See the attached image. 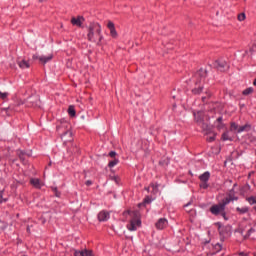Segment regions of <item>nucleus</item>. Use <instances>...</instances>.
I'll return each mask as SVG.
<instances>
[{"label": "nucleus", "mask_w": 256, "mask_h": 256, "mask_svg": "<svg viewBox=\"0 0 256 256\" xmlns=\"http://www.w3.org/2000/svg\"><path fill=\"white\" fill-rule=\"evenodd\" d=\"M237 19L240 22L245 21V19H247V16L245 15V12H242V13L238 14Z\"/></svg>", "instance_id": "obj_27"}, {"label": "nucleus", "mask_w": 256, "mask_h": 256, "mask_svg": "<svg viewBox=\"0 0 256 256\" xmlns=\"http://www.w3.org/2000/svg\"><path fill=\"white\" fill-rule=\"evenodd\" d=\"M57 133H59L62 141L65 143H71L73 141V133H71V124L67 121H61L60 125L56 127Z\"/></svg>", "instance_id": "obj_2"}, {"label": "nucleus", "mask_w": 256, "mask_h": 256, "mask_svg": "<svg viewBox=\"0 0 256 256\" xmlns=\"http://www.w3.org/2000/svg\"><path fill=\"white\" fill-rule=\"evenodd\" d=\"M195 121L200 125L203 121V112L194 113Z\"/></svg>", "instance_id": "obj_19"}, {"label": "nucleus", "mask_w": 256, "mask_h": 256, "mask_svg": "<svg viewBox=\"0 0 256 256\" xmlns=\"http://www.w3.org/2000/svg\"><path fill=\"white\" fill-rule=\"evenodd\" d=\"M110 214L106 210H102L98 213V221H109Z\"/></svg>", "instance_id": "obj_11"}, {"label": "nucleus", "mask_w": 256, "mask_h": 256, "mask_svg": "<svg viewBox=\"0 0 256 256\" xmlns=\"http://www.w3.org/2000/svg\"><path fill=\"white\" fill-rule=\"evenodd\" d=\"M240 255H241V256H247V254H245V253H243V252H241Z\"/></svg>", "instance_id": "obj_49"}, {"label": "nucleus", "mask_w": 256, "mask_h": 256, "mask_svg": "<svg viewBox=\"0 0 256 256\" xmlns=\"http://www.w3.org/2000/svg\"><path fill=\"white\" fill-rule=\"evenodd\" d=\"M74 256H93V250H76Z\"/></svg>", "instance_id": "obj_12"}, {"label": "nucleus", "mask_w": 256, "mask_h": 256, "mask_svg": "<svg viewBox=\"0 0 256 256\" xmlns=\"http://www.w3.org/2000/svg\"><path fill=\"white\" fill-rule=\"evenodd\" d=\"M68 115H70V117H75L77 115V112L75 111V106H69Z\"/></svg>", "instance_id": "obj_22"}, {"label": "nucleus", "mask_w": 256, "mask_h": 256, "mask_svg": "<svg viewBox=\"0 0 256 256\" xmlns=\"http://www.w3.org/2000/svg\"><path fill=\"white\" fill-rule=\"evenodd\" d=\"M30 185H32L35 189H41L43 183L39 178H32L30 179Z\"/></svg>", "instance_id": "obj_14"}, {"label": "nucleus", "mask_w": 256, "mask_h": 256, "mask_svg": "<svg viewBox=\"0 0 256 256\" xmlns=\"http://www.w3.org/2000/svg\"><path fill=\"white\" fill-rule=\"evenodd\" d=\"M18 185H25V180H17Z\"/></svg>", "instance_id": "obj_42"}, {"label": "nucleus", "mask_w": 256, "mask_h": 256, "mask_svg": "<svg viewBox=\"0 0 256 256\" xmlns=\"http://www.w3.org/2000/svg\"><path fill=\"white\" fill-rule=\"evenodd\" d=\"M1 111H9V108H2Z\"/></svg>", "instance_id": "obj_48"}, {"label": "nucleus", "mask_w": 256, "mask_h": 256, "mask_svg": "<svg viewBox=\"0 0 256 256\" xmlns=\"http://www.w3.org/2000/svg\"><path fill=\"white\" fill-rule=\"evenodd\" d=\"M118 163H119V159L114 158V160H112L108 163V167H110V168L115 167V165H117Z\"/></svg>", "instance_id": "obj_28"}, {"label": "nucleus", "mask_w": 256, "mask_h": 256, "mask_svg": "<svg viewBox=\"0 0 256 256\" xmlns=\"http://www.w3.org/2000/svg\"><path fill=\"white\" fill-rule=\"evenodd\" d=\"M27 233H31V228L27 226Z\"/></svg>", "instance_id": "obj_47"}, {"label": "nucleus", "mask_w": 256, "mask_h": 256, "mask_svg": "<svg viewBox=\"0 0 256 256\" xmlns=\"http://www.w3.org/2000/svg\"><path fill=\"white\" fill-rule=\"evenodd\" d=\"M167 225H169V222L165 218H160L155 224L156 229H159V230H163L167 228Z\"/></svg>", "instance_id": "obj_10"}, {"label": "nucleus", "mask_w": 256, "mask_h": 256, "mask_svg": "<svg viewBox=\"0 0 256 256\" xmlns=\"http://www.w3.org/2000/svg\"><path fill=\"white\" fill-rule=\"evenodd\" d=\"M51 59H53V54H50L48 56H40L39 57V61L43 65H45L46 63H49V61H51Z\"/></svg>", "instance_id": "obj_17"}, {"label": "nucleus", "mask_w": 256, "mask_h": 256, "mask_svg": "<svg viewBox=\"0 0 256 256\" xmlns=\"http://www.w3.org/2000/svg\"><path fill=\"white\" fill-rule=\"evenodd\" d=\"M206 96L202 97V101L203 103H205V101L209 98H211V92H209V90H206Z\"/></svg>", "instance_id": "obj_34"}, {"label": "nucleus", "mask_w": 256, "mask_h": 256, "mask_svg": "<svg viewBox=\"0 0 256 256\" xmlns=\"http://www.w3.org/2000/svg\"><path fill=\"white\" fill-rule=\"evenodd\" d=\"M230 131H234L235 133H243V132L248 133V131H251V124L246 123L243 126H238L237 123L231 122Z\"/></svg>", "instance_id": "obj_6"}, {"label": "nucleus", "mask_w": 256, "mask_h": 256, "mask_svg": "<svg viewBox=\"0 0 256 256\" xmlns=\"http://www.w3.org/2000/svg\"><path fill=\"white\" fill-rule=\"evenodd\" d=\"M253 91H254L253 87L246 88L245 90H243L242 95L244 96L251 95Z\"/></svg>", "instance_id": "obj_25"}, {"label": "nucleus", "mask_w": 256, "mask_h": 256, "mask_svg": "<svg viewBox=\"0 0 256 256\" xmlns=\"http://www.w3.org/2000/svg\"><path fill=\"white\" fill-rule=\"evenodd\" d=\"M193 204V200H190L186 205H184L185 208L189 207V205Z\"/></svg>", "instance_id": "obj_43"}, {"label": "nucleus", "mask_w": 256, "mask_h": 256, "mask_svg": "<svg viewBox=\"0 0 256 256\" xmlns=\"http://www.w3.org/2000/svg\"><path fill=\"white\" fill-rule=\"evenodd\" d=\"M17 64H18V67H20V69H29V67H31V65L29 64V61L25 59L17 60Z\"/></svg>", "instance_id": "obj_15"}, {"label": "nucleus", "mask_w": 256, "mask_h": 256, "mask_svg": "<svg viewBox=\"0 0 256 256\" xmlns=\"http://www.w3.org/2000/svg\"><path fill=\"white\" fill-rule=\"evenodd\" d=\"M70 23H72L74 27H83V23H85V17L83 16L72 17L70 20Z\"/></svg>", "instance_id": "obj_8"}, {"label": "nucleus", "mask_w": 256, "mask_h": 256, "mask_svg": "<svg viewBox=\"0 0 256 256\" xmlns=\"http://www.w3.org/2000/svg\"><path fill=\"white\" fill-rule=\"evenodd\" d=\"M17 155L20 159V161H22V163L25 162V152H23L22 150H17Z\"/></svg>", "instance_id": "obj_24"}, {"label": "nucleus", "mask_w": 256, "mask_h": 256, "mask_svg": "<svg viewBox=\"0 0 256 256\" xmlns=\"http://www.w3.org/2000/svg\"><path fill=\"white\" fill-rule=\"evenodd\" d=\"M237 213H239L240 215H245V213H249V207L245 206L242 208H236Z\"/></svg>", "instance_id": "obj_21"}, {"label": "nucleus", "mask_w": 256, "mask_h": 256, "mask_svg": "<svg viewBox=\"0 0 256 256\" xmlns=\"http://www.w3.org/2000/svg\"><path fill=\"white\" fill-rule=\"evenodd\" d=\"M117 155V152H115V151H111L110 153H109V157H115Z\"/></svg>", "instance_id": "obj_40"}, {"label": "nucleus", "mask_w": 256, "mask_h": 256, "mask_svg": "<svg viewBox=\"0 0 256 256\" xmlns=\"http://www.w3.org/2000/svg\"><path fill=\"white\" fill-rule=\"evenodd\" d=\"M87 39L91 43H101L103 41V35H101V24L92 22L88 26Z\"/></svg>", "instance_id": "obj_1"}, {"label": "nucleus", "mask_w": 256, "mask_h": 256, "mask_svg": "<svg viewBox=\"0 0 256 256\" xmlns=\"http://www.w3.org/2000/svg\"><path fill=\"white\" fill-rule=\"evenodd\" d=\"M199 125L201 126V128L203 129V131L206 135H211V133H212L211 126H209L207 123H205L203 121Z\"/></svg>", "instance_id": "obj_16"}, {"label": "nucleus", "mask_w": 256, "mask_h": 256, "mask_svg": "<svg viewBox=\"0 0 256 256\" xmlns=\"http://www.w3.org/2000/svg\"><path fill=\"white\" fill-rule=\"evenodd\" d=\"M53 193L55 194V197H61V192L57 189V187L52 186L51 187Z\"/></svg>", "instance_id": "obj_29"}, {"label": "nucleus", "mask_w": 256, "mask_h": 256, "mask_svg": "<svg viewBox=\"0 0 256 256\" xmlns=\"http://www.w3.org/2000/svg\"><path fill=\"white\" fill-rule=\"evenodd\" d=\"M222 141H233L231 137H229V132H224L222 134Z\"/></svg>", "instance_id": "obj_26"}, {"label": "nucleus", "mask_w": 256, "mask_h": 256, "mask_svg": "<svg viewBox=\"0 0 256 256\" xmlns=\"http://www.w3.org/2000/svg\"><path fill=\"white\" fill-rule=\"evenodd\" d=\"M253 85L256 86V79L253 81Z\"/></svg>", "instance_id": "obj_51"}, {"label": "nucleus", "mask_w": 256, "mask_h": 256, "mask_svg": "<svg viewBox=\"0 0 256 256\" xmlns=\"http://www.w3.org/2000/svg\"><path fill=\"white\" fill-rule=\"evenodd\" d=\"M131 220L130 223L127 225L128 231H137L139 227H141V213L139 211H128Z\"/></svg>", "instance_id": "obj_4"}, {"label": "nucleus", "mask_w": 256, "mask_h": 256, "mask_svg": "<svg viewBox=\"0 0 256 256\" xmlns=\"http://www.w3.org/2000/svg\"><path fill=\"white\" fill-rule=\"evenodd\" d=\"M85 185H87V187H90V185H93V181L87 180V181L85 182Z\"/></svg>", "instance_id": "obj_41"}, {"label": "nucleus", "mask_w": 256, "mask_h": 256, "mask_svg": "<svg viewBox=\"0 0 256 256\" xmlns=\"http://www.w3.org/2000/svg\"><path fill=\"white\" fill-rule=\"evenodd\" d=\"M213 248L215 249V251H221L223 246L221 244L217 243L215 246H213Z\"/></svg>", "instance_id": "obj_38"}, {"label": "nucleus", "mask_w": 256, "mask_h": 256, "mask_svg": "<svg viewBox=\"0 0 256 256\" xmlns=\"http://www.w3.org/2000/svg\"><path fill=\"white\" fill-rule=\"evenodd\" d=\"M237 197L235 196V190L231 189L228 193V196L224 198L222 201H228V204L231 203V201H237Z\"/></svg>", "instance_id": "obj_13"}, {"label": "nucleus", "mask_w": 256, "mask_h": 256, "mask_svg": "<svg viewBox=\"0 0 256 256\" xmlns=\"http://www.w3.org/2000/svg\"><path fill=\"white\" fill-rule=\"evenodd\" d=\"M39 57H40V56H37V54H34V55L32 56V59H34V61L37 60V59L39 60Z\"/></svg>", "instance_id": "obj_44"}, {"label": "nucleus", "mask_w": 256, "mask_h": 256, "mask_svg": "<svg viewBox=\"0 0 256 256\" xmlns=\"http://www.w3.org/2000/svg\"><path fill=\"white\" fill-rule=\"evenodd\" d=\"M214 65L216 69L221 72L227 71V69H229V64H227L224 60H216Z\"/></svg>", "instance_id": "obj_7"}, {"label": "nucleus", "mask_w": 256, "mask_h": 256, "mask_svg": "<svg viewBox=\"0 0 256 256\" xmlns=\"http://www.w3.org/2000/svg\"><path fill=\"white\" fill-rule=\"evenodd\" d=\"M246 200L248 201V203L250 205H255V203H256V197L255 196L248 197V198H246Z\"/></svg>", "instance_id": "obj_30"}, {"label": "nucleus", "mask_w": 256, "mask_h": 256, "mask_svg": "<svg viewBox=\"0 0 256 256\" xmlns=\"http://www.w3.org/2000/svg\"><path fill=\"white\" fill-rule=\"evenodd\" d=\"M151 187L153 189V193H159V184H151Z\"/></svg>", "instance_id": "obj_33"}, {"label": "nucleus", "mask_w": 256, "mask_h": 256, "mask_svg": "<svg viewBox=\"0 0 256 256\" xmlns=\"http://www.w3.org/2000/svg\"><path fill=\"white\" fill-rule=\"evenodd\" d=\"M200 188H201V189H209V183H207V182H202V183L200 184Z\"/></svg>", "instance_id": "obj_37"}, {"label": "nucleus", "mask_w": 256, "mask_h": 256, "mask_svg": "<svg viewBox=\"0 0 256 256\" xmlns=\"http://www.w3.org/2000/svg\"><path fill=\"white\" fill-rule=\"evenodd\" d=\"M23 103H25V102L22 101V100H20V101H18L17 105H18V106H19V105H23Z\"/></svg>", "instance_id": "obj_45"}, {"label": "nucleus", "mask_w": 256, "mask_h": 256, "mask_svg": "<svg viewBox=\"0 0 256 256\" xmlns=\"http://www.w3.org/2000/svg\"><path fill=\"white\" fill-rule=\"evenodd\" d=\"M219 233L222 237H229V232L224 227L219 226Z\"/></svg>", "instance_id": "obj_23"}, {"label": "nucleus", "mask_w": 256, "mask_h": 256, "mask_svg": "<svg viewBox=\"0 0 256 256\" xmlns=\"http://www.w3.org/2000/svg\"><path fill=\"white\" fill-rule=\"evenodd\" d=\"M145 191H148V192H149V187H146V188H145Z\"/></svg>", "instance_id": "obj_52"}, {"label": "nucleus", "mask_w": 256, "mask_h": 256, "mask_svg": "<svg viewBox=\"0 0 256 256\" xmlns=\"http://www.w3.org/2000/svg\"><path fill=\"white\" fill-rule=\"evenodd\" d=\"M107 28L110 31V35L112 39H117L119 37V34L117 33V30L115 29V23L113 21H108Z\"/></svg>", "instance_id": "obj_9"}, {"label": "nucleus", "mask_w": 256, "mask_h": 256, "mask_svg": "<svg viewBox=\"0 0 256 256\" xmlns=\"http://www.w3.org/2000/svg\"><path fill=\"white\" fill-rule=\"evenodd\" d=\"M3 193H5V190L0 191V203H5L7 202V199H3Z\"/></svg>", "instance_id": "obj_36"}, {"label": "nucleus", "mask_w": 256, "mask_h": 256, "mask_svg": "<svg viewBox=\"0 0 256 256\" xmlns=\"http://www.w3.org/2000/svg\"><path fill=\"white\" fill-rule=\"evenodd\" d=\"M32 105H34V107H41V98L39 96H35L32 100Z\"/></svg>", "instance_id": "obj_20"}, {"label": "nucleus", "mask_w": 256, "mask_h": 256, "mask_svg": "<svg viewBox=\"0 0 256 256\" xmlns=\"http://www.w3.org/2000/svg\"><path fill=\"white\" fill-rule=\"evenodd\" d=\"M65 139H69V136L66 135V136H65Z\"/></svg>", "instance_id": "obj_53"}, {"label": "nucleus", "mask_w": 256, "mask_h": 256, "mask_svg": "<svg viewBox=\"0 0 256 256\" xmlns=\"http://www.w3.org/2000/svg\"><path fill=\"white\" fill-rule=\"evenodd\" d=\"M211 177V173L209 172H204L202 175L199 176V179L202 183H207Z\"/></svg>", "instance_id": "obj_18"}, {"label": "nucleus", "mask_w": 256, "mask_h": 256, "mask_svg": "<svg viewBox=\"0 0 256 256\" xmlns=\"http://www.w3.org/2000/svg\"><path fill=\"white\" fill-rule=\"evenodd\" d=\"M229 205V200H222L219 204L213 205L210 208L212 215H222L225 217V207Z\"/></svg>", "instance_id": "obj_5"}, {"label": "nucleus", "mask_w": 256, "mask_h": 256, "mask_svg": "<svg viewBox=\"0 0 256 256\" xmlns=\"http://www.w3.org/2000/svg\"><path fill=\"white\" fill-rule=\"evenodd\" d=\"M215 137H217L216 133H212L211 136L206 138V141H208L209 143H213V141H215Z\"/></svg>", "instance_id": "obj_31"}, {"label": "nucleus", "mask_w": 256, "mask_h": 256, "mask_svg": "<svg viewBox=\"0 0 256 256\" xmlns=\"http://www.w3.org/2000/svg\"><path fill=\"white\" fill-rule=\"evenodd\" d=\"M45 1H47V0H39V3H43V2H45Z\"/></svg>", "instance_id": "obj_50"}, {"label": "nucleus", "mask_w": 256, "mask_h": 256, "mask_svg": "<svg viewBox=\"0 0 256 256\" xmlns=\"http://www.w3.org/2000/svg\"><path fill=\"white\" fill-rule=\"evenodd\" d=\"M149 203H151V198L149 196H147L145 199H144V204L145 205H148Z\"/></svg>", "instance_id": "obj_39"}, {"label": "nucleus", "mask_w": 256, "mask_h": 256, "mask_svg": "<svg viewBox=\"0 0 256 256\" xmlns=\"http://www.w3.org/2000/svg\"><path fill=\"white\" fill-rule=\"evenodd\" d=\"M207 77V69H203L201 68L199 71H197L194 75V79H199L198 81H196L195 85L196 87L194 89H192V93L193 95H201L203 93V84H200L201 81H203V79H205Z\"/></svg>", "instance_id": "obj_3"}, {"label": "nucleus", "mask_w": 256, "mask_h": 256, "mask_svg": "<svg viewBox=\"0 0 256 256\" xmlns=\"http://www.w3.org/2000/svg\"><path fill=\"white\" fill-rule=\"evenodd\" d=\"M251 233H255V229L254 228H250L247 231V234L244 236V239H249V237H251Z\"/></svg>", "instance_id": "obj_32"}, {"label": "nucleus", "mask_w": 256, "mask_h": 256, "mask_svg": "<svg viewBox=\"0 0 256 256\" xmlns=\"http://www.w3.org/2000/svg\"><path fill=\"white\" fill-rule=\"evenodd\" d=\"M187 212H188V213H190V212H191V210H187Z\"/></svg>", "instance_id": "obj_54"}, {"label": "nucleus", "mask_w": 256, "mask_h": 256, "mask_svg": "<svg viewBox=\"0 0 256 256\" xmlns=\"http://www.w3.org/2000/svg\"><path fill=\"white\" fill-rule=\"evenodd\" d=\"M7 97H9V93L7 92H0V99H2L3 101H5V99H7Z\"/></svg>", "instance_id": "obj_35"}, {"label": "nucleus", "mask_w": 256, "mask_h": 256, "mask_svg": "<svg viewBox=\"0 0 256 256\" xmlns=\"http://www.w3.org/2000/svg\"><path fill=\"white\" fill-rule=\"evenodd\" d=\"M217 121H218V123H221V121H223V118H222V117H219V118L217 119Z\"/></svg>", "instance_id": "obj_46"}]
</instances>
